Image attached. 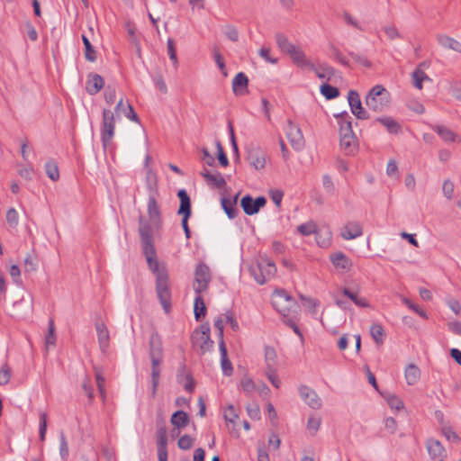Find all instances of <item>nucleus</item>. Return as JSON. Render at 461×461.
I'll use <instances>...</instances> for the list:
<instances>
[{"label": "nucleus", "instance_id": "f257e3e1", "mask_svg": "<svg viewBox=\"0 0 461 461\" xmlns=\"http://www.w3.org/2000/svg\"><path fill=\"white\" fill-rule=\"evenodd\" d=\"M158 195H149L147 212L149 220L142 215L139 218V234L143 254L149 269L156 276L157 296L167 313L171 307V289L169 275L165 265L157 260L156 249L153 243V229L159 230L162 226V215L157 200Z\"/></svg>", "mask_w": 461, "mask_h": 461}, {"label": "nucleus", "instance_id": "f03ea898", "mask_svg": "<svg viewBox=\"0 0 461 461\" xmlns=\"http://www.w3.org/2000/svg\"><path fill=\"white\" fill-rule=\"evenodd\" d=\"M389 104L390 94L382 85L373 86L366 96V106L376 113L383 112Z\"/></svg>", "mask_w": 461, "mask_h": 461}, {"label": "nucleus", "instance_id": "7ed1b4c3", "mask_svg": "<svg viewBox=\"0 0 461 461\" xmlns=\"http://www.w3.org/2000/svg\"><path fill=\"white\" fill-rule=\"evenodd\" d=\"M274 308L283 316L287 317L292 312H295L298 304L294 297L283 289L276 290L271 296Z\"/></svg>", "mask_w": 461, "mask_h": 461}, {"label": "nucleus", "instance_id": "20e7f679", "mask_svg": "<svg viewBox=\"0 0 461 461\" xmlns=\"http://www.w3.org/2000/svg\"><path fill=\"white\" fill-rule=\"evenodd\" d=\"M115 131V117L114 113L110 109L103 110L102 128H101V141L104 149H106L112 142Z\"/></svg>", "mask_w": 461, "mask_h": 461}, {"label": "nucleus", "instance_id": "39448f33", "mask_svg": "<svg viewBox=\"0 0 461 461\" xmlns=\"http://www.w3.org/2000/svg\"><path fill=\"white\" fill-rule=\"evenodd\" d=\"M177 196L180 200V206L177 213L183 215L181 220V225L184 230L185 238L188 240L191 237V231L188 226V219L191 216V200L185 189H180L177 193Z\"/></svg>", "mask_w": 461, "mask_h": 461}, {"label": "nucleus", "instance_id": "423d86ee", "mask_svg": "<svg viewBox=\"0 0 461 461\" xmlns=\"http://www.w3.org/2000/svg\"><path fill=\"white\" fill-rule=\"evenodd\" d=\"M192 341L194 346L199 348L202 354L212 348L214 342L211 339L210 326L208 323L202 324L200 329L194 332Z\"/></svg>", "mask_w": 461, "mask_h": 461}, {"label": "nucleus", "instance_id": "0eeeda50", "mask_svg": "<svg viewBox=\"0 0 461 461\" xmlns=\"http://www.w3.org/2000/svg\"><path fill=\"white\" fill-rule=\"evenodd\" d=\"M276 273V267L275 263L268 259H262L255 268L252 269V274L256 282L259 285H264L270 277L274 276Z\"/></svg>", "mask_w": 461, "mask_h": 461}, {"label": "nucleus", "instance_id": "6e6552de", "mask_svg": "<svg viewBox=\"0 0 461 461\" xmlns=\"http://www.w3.org/2000/svg\"><path fill=\"white\" fill-rule=\"evenodd\" d=\"M211 281L210 268L204 263H199L194 271V282L193 285L194 290L196 294H201L204 292Z\"/></svg>", "mask_w": 461, "mask_h": 461}, {"label": "nucleus", "instance_id": "1a4fd4ad", "mask_svg": "<svg viewBox=\"0 0 461 461\" xmlns=\"http://www.w3.org/2000/svg\"><path fill=\"white\" fill-rule=\"evenodd\" d=\"M285 134L294 149L299 151L304 148L305 140L302 130L291 120L287 121Z\"/></svg>", "mask_w": 461, "mask_h": 461}, {"label": "nucleus", "instance_id": "9d476101", "mask_svg": "<svg viewBox=\"0 0 461 461\" xmlns=\"http://www.w3.org/2000/svg\"><path fill=\"white\" fill-rule=\"evenodd\" d=\"M167 431L162 420L161 424L158 422V429L156 431V444L158 461H167Z\"/></svg>", "mask_w": 461, "mask_h": 461}, {"label": "nucleus", "instance_id": "9b49d317", "mask_svg": "<svg viewBox=\"0 0 461 461\" xmlns=\"http://www.w3.org/2000/svg\"><path fill=\"white\" fill-rule=\"evenodd\" d=\"M267 203V199L264 196H258L253 199L249 194L242 197L240 206L247 215H254L258 213L260 208L264 207Z\"/></svg>", "mask_w": 461, "mask_h": 461}, {"label": "nucleus", "instance_id": "f8f14e48", "mask_svg": "<svg viewBox=\"0 0 461 461\" xmlns=\"http://www.w3.org/2000/svg\"><path fill=\"white\" fill-rule=\"evenodd\" d=\"M348 101L352 113L360 120L369 118L368 113L362 107L359 95L355 90H349L348 93Z\"/></svg>", "mask_w": 461, "mask_h": 461}, {"label": "nucleus", "instance_id": "ddd939ff", "mask_svg": "<svg viewBox=\"0 0 461 461\" xmlns=\"http://www.w3.org/2000/svg\"><path fill=\"white\" fill-rule=\"evenodd\" d=\"M299 394L302 400L312 409L319 410L322 405V401L317 393L307 385L299 387Z\"/></svg>", "mask_w": 461, "mask_h": 461}, {"label": "nucleus", "instance_id": "4468645a", "mask_svg": "<svg viewBox=\"0 0 461 461\" xmlns=\"http://www.w3.org/2000/svg\"><path fill=\"white\" fill-rule=\"evenodd\" d=\"M149 357L151 364H161L163 358L162 341L158 333H152L149 338Z\"/></svg>", "mask_w": 461, "mask_h": 461}, {"label": "nucleus", "instance_id": "2eb2a0df", "mask_svg": "<svg viewBox=\"0 0 461 461\" xmlns=\"http://www.w3.org/2000/svg\"><path fill=\"white\" fill-rule=\"evenodd\" d=\"M426 446L428 453L433 460L443 461L447 457L446 450L439 440L429 438Z\"/></svg>", "mask_w": 461, "mask_h": 461}, {"label": "nucleus", "instance_id": "dca6fc26", "mask_svg": "<svg viewBox=\"0 0 461 461\" xmlns=\"http://www.w3.org/2000/svg\"><path fill=\"white\" fill-rule=\"evenodd\" d=\"M247 159L256 170L263 169L266 166V155L259 148H251L248 150Z\"/></svg>", "mask_w": 461, "mask_h": 461}, {"label": "nucleus", "instance_id": "f3484780", "mask_svg": "<svg viewBox=\"0 0 461 461\" xmlns=\"http://www.w3.org/2000/svg\"><path fill=\"white\" fill-rule=\"evenodd\" d=\"M334 116L337 119L338 124L339 126L340 137H347L350 135L356 136L352 130V118L347 112L334 114Z\"/></svg>", "mask_w": 461, "mask_h": 461}, {"label": "nucleus", "instance_id": "a211bd4d", "mask_svg": "<svg viewBox=\"0 0 461 461\" xmlns=\"http://www.w3.org/2000/svg\"><path fill=\"white\" fill-rule=\"evenodd\" d=\"M288 55L296 66L303 68L315 69V66L306 58L301 48L295 46Z\"/></svg>", "mask_w": 461, "mask_h": 461}, {"label": "nucleus", "instance_id": "6ab92c4d", "mask_svg": "<svg viewBox=\"0 0 461 461\" xmlns=\"http://www.w3.org/2000/svg\"><path fill=\"white\" fill-rule=\"evenodd\" d=\"M363 234L362 225L358 221H348L341 229L340 235L344 240H349Z\"/></svg>", "mask_w": 461, "mask_h": 461}, {"label": "nucleus", "instance_id": "aec40b11", "mask_svg": "<svg viewBox=\"0 0 461 461\" xmlns=\"http://www.w3.org/2000/svg\"><path fill=\"white\" fill-rule=\"evenodd\" d=\"M330 258L336 269L341 272H348L351 269L352 262L343 252L333 253Z\"/></svg>", "mask_w": 461, "mask_h": 461}, {"label": "nucleus", "instance_id": "412c9836", "mask_svg": "<svg viewBox=\"0 0 461 461\" xmlns=\"http://www.w3.org/2000/svg\"><path fill=\"white\" fill-rule=\"evenodd\" d=\"M95 330L97 332V339L100 349L105 353L109 348L110 335L106 325L103 321L95 323Z\"/></svg>", "mask_w": 461, "mask_h": 461}, {"label": "nucleus", "instance_id": "4be33fe9", "mask_svg": "<svg viewBox=\"0 0 461 461\" xmlns=\"http://www.w3.org/2000/svg\"><path fill=\"white\" fill-rule=\"evenodd\" d=\"M104 86V78L95 73H91L88 75L86 83V90L91 95H96Z\"/></svg>", "mask_w": 461, "mask_h": 461}, {"label": "nucleus", "instance_id": "5701e85b", "mask_svg": "<svg viewBox=\"0 0 461 461\" xmlns=\"http://www.w3.org/2000/svg\"><path fill=\"white\" fill-rule=\"evenodd\" d=\"M249 78L243 72L238 73L232 80V90L236 95L248 92Z\"/></svg>", "mask_w": 461, "mask_h": 461}, {"label": "nucleus", "instance_id": "b1692460", "mask_svg": "<svg viewBox=\"0 0 461 461\" xmlns=\"http://www.w3.org/2000/svg\"><path fill=\"white\" fill-rule=\"evenodd\" d=\"M339 146L346 155H353L357 149L358 141L356 136L340 137Z\"/></svg>", "mask_w": 461, "mask_h": 461}, {"label": "nucleus", "instance_id": "393cba45", "mask_svg": "<svg viewBox=\"0 0 461 461\" xmlns=\"http://www.w3.org/2000/svg\"><path fill=\"white\" fill-rule=\"evenodd\" d=\"M437 41L441 47L461 53V42L456 39L446 34H438Z\"/></svg>", "mask_w": 461, "mask_h": 461}, {"label": "nucleus", "instance_id": "a878e982", "mask_svg": "<svg viewBox=\"0 0 461 461\" xmlns=\"http://www.w3.org/2000/svg\"><path fill=\"white\" fill-rule=\"evenodd\" d=\"M219 349L221 353V364L222 372L225 375L229 376L232 374L233 368L227 356V348L224 340L219 341Z\"/></svg>", "mask_w": 461, "mask_h": 461}, {"label": "nucleus", "instance_id": "bb28decb", "mask_svg": "<svg viewBox=\"0 0 461 461\" xmlns=\"http://www.w3.org/2000/svg\"><path fill=\"white\" fill-rule=\"evenodd\" d=\"M170 422L175 428L181 429L188 425L189 416L184 411H176L172 414Z\"/></svg>", "mask_w": 461, "mask_h": 461}, {"label": "nucleus", "instance_id": "cd10ccee", "mask_svg": "<svg viewBox=\"0 0 461 461\" xmlns=\"http://www.w3.org/2000/svg\"><path fill=\"white\" fill-rule=\"evenodd\" d=\"M433 130L439 135V137L446 142L459 141L458 136L452 131L449 128L443 125H436Z\"/></svg>", "mask_w": 461, "mask_h": 461}, {"label": "nucleus", "instance_id": "c85d7f7f", "mask_svg": "<svg viewBox=\"0 0 461 461\" xmlns=\"http://www.w3.org/2000/svg\"><path fill=\"white\" fill-rule=\"evenodd\" d=\"M342 294L358 307L366 308L369 306L368 302L365 298L358 296L357 291L345 287L342 289Z\"/></svg>", "mask_w": 461, "mask_h": 461}, {"label": "nucleus", "instance_id": "c756f323", "mask_svg": "<svg viewBox=\"0 0 461 461\" xmlns=\"http://www.w3.org/2000/svg\"><path fill=\"white\" fill-rule=\"evenodd\" d=\"M238 195L239 194L235 195L233 201H230V200H229L227 198H222L221 199L222 209L224 210V212H226V214L228 215V217L230 219L236 218V216L239 213V210L235 207L236 203H237V199H238Z\"/></svg>", "mask_w": 461, "mask_h": 461}, {"label": "nucleus", "instance_id": "7c9ffc66", "mask_svg": "<svg viewBox=\"0 0 461 461\" xmlns=\"http://www.w3.org/2000/svg\"><path fill=\"white\" fill-rule=\"evenodd\" d=\"M420 376L419 367L413 364H410L405 369V379L410 385L415 384Z\"/></svg>", "mask_w": 461, "mask_h": 461}, {"label": "nucleus", "instance_id": "2f4dec72", "mask_svg": "<svg viewBox=\"0 0 461 461\" xmlns=\"http://www.w3.org/2000/svg\"><path fill=\"white\" fill-rule=\"evenodd\" d=\"M206 306L201 294H197L194 302V314L197 321L205 316Z\"/></svg>", "mask_w": 461, "mask_h": 461}, {"label": "nucleus", "instance_id": "473e14b6", "mask_svg": "<svg viewBox=\"0 0 461 461\" xmlns=\"http://www.w3.org/2000/svg\"><path fill=\"white\" fill-rule=\"evenodd\" d=\"M376 121L384 125L388 132L392 134H396L401 130L400 124L392 117H379Z\"/></svg>", "mask_w": 461, "mask_h": 461}, {"label": "nucleus", "instance_id": "72a5a7b5", "mask_svg": "<svg viewBox=\"0 0 461 461\" xmlns=\"http://www.w3.org/2000/svg\"><path fill=\"white\" fill-rule=\"evenodd\" d=\"M312 70L316 73L320 79L327 81H329L335 73L334 68L326 63L321 64L319 67H315V69Z\"/></svg>", "mask_w": 461, "mask_h": 461}, {"label": "nucleus", "instance_id": "f704fd0d", "mask_svg": "<svg viewBox=\"0 0 461 461\" xmlns=\"http://www.w3.org/2000/svg\"><path fill=\"white\" fill-rule=\"evenodd\" d=\"M146 185L149 190V195H158V179L156 174L149 169L146 175Z\"/></svg>", "mask_w": 461, "mask_h": 461}, {"label": "nucleus", "instance_id": "c9c22d12", "mask_svg": "<svg viewBox=\"0 0 461 461\" xmlns=\"http://www.w3.org/2000/svg\"><path fill=\"white\" fill-rule=\"evenodd\" d=\"M412 85L419 90L422 89V82L430 80L427 74L418 67L411 74Z\"/></svg>", "mask_w": 461, "mask_h": 461}, {"label": "nucleus", "instance_id": "e433bc0d", "mask_svg": "<svg viewBox=\"0 0 461 461\" xmlns=\"http://www.w3.org/2000/svg\"><path fill=\"white\" fill-rule=\"evenodd\" d=\"M276 43H277V46L279 47V49L284 53H286V54H288L292 50V49H294L295 47V45L291 43L288 41V39L286 38V36L281 32H277L276 34Z\"/></svg>", "mask_w": 461, "mask_h": 461}, {"label": "nucleus", "instance_id": "4c0bfd02", "mask_svg": "<svg viewBox=\"0 0 461 461\" xmlns=\"http://www.w3.org/2000/svg\"><path fill=\"white\" fill-rule=\"evenodd\" d=\"M205 180L208 185L217 188H222L226 185L225 179L217 171L211 172L209 176H206Z\"/></svg>", "mask_w": 461, "mask_h": 461}, {"label": "nucleus", "instance_id": "58836bf2", "mask_svg": "<svg viewBox=\"0 0 461 461\" xmlns=\"http://www.w3.org/2000/svg\"><path fill=\"white\" fill-rule=\"evenodd\" d=\"M82 41L85 46V57L86 59L90 62H95L97 59L96 51L92 46L89 39L86 35H82Z\"/></svg>", "mask_w": 461, "mask_h": 461}, {"label": "nucleus", "instance_id": "ea45409f", "mask_svg": "<svg viewBox=\"0 0 461 461\" xmlns=\"http://www.w3.org/2000/svg\"><path fill=\"white\" fill-rule=\"evenodd\" d=\"M159 365L160 364H157V365L151 364V383H152L151 396L153 398L156 396L157 389H158V386L159 384V377H160Z\"/></svg>", "mask_w": 461, "mask_h": 461}, {"label": "nucleus", "instance_id": "a19ab883", "mask_svg": "<svg viewBox=\"0 0 461 461\" xmlns=\"http://www.w3.org/2000/svg\"><path fill=\"white\" fill-rule=\"evenodd\" d=\"M297 231L303 236H309L315 234L316 238L319 236L317 232V225L313 221L303 223L297 227Z\"/></svg>", "mask_w": 461, "mask_h": 461}, {"label": "nucleus", "instance_id": "79ce46f5", "mask_svg": "<svg viewBox=\"0 0 461 461\" xmlns=\"http://www.w3.org/2000/svg\"><path fill=\"white\" fill-rule=\"evenodd\" d=\"M59 456L63 461H67L69 456L68 443L64 431H59Z\"/></svg>", "mask_w": 461, "mask_h": 461}, {"label": "nucleus", "instance_id": "37998d69", "mask_svg": "<svg viewBox=\"0 0 461 461\" xmlns=\"http://www.w3.org/2000/svg\"><path fill=\"white\" fill-rule=\"evenodd\" d=\"M45 171L47 176L51 179L52 181H58L59 179V171L58 165L53 160H49L45 164Z\"/></svg>", "mask_w": 461, "mask_h": 461}, {"label": "nucleus", "instance_id": "c03bdc74", "mask_svg": "<svg viewBox=\"0 0 461 461\" xmlns=\"http://www.w3.org/2000/svg\"><path fill=\"white\" fill-rule=\"evenodd\" d=\"M320 91L321 95H323L326 99L330 100L338 97L339 95V91L337 87L332 86L329 84H323L321 86Z\"/></svg>", "mask_w": 461, "mask_h": 461}, {"label": "nucleus", "instance_id": "a18cd8bd", "mask_svg": "<svg viewBox=\"0 0 461 461\" xmlns=\"http://www.w3.org/2000/svg\"><path fill=\"white\" fill-rule=\"evenodd\" d=\"M342 17H343L345 23L348 26H351L359 31L365 30L363 25L361 24V23L348 12L344 11L342 14Z\"/></svg>", "mask_w": 461, "mask_h": 461}, {"label": "nucleus", "instance_id": "49530a36", "mask_svg": "<svg viewBox=\"0 0 461 461\" xmlns=\"http://www.w3.org/2000/svg\"><path fill=\"white\" fill-rule=\"evenodd\" d=\"M48 326H49V330L45 336V345L47 348L56 345L55 326H54L53 319L49 320Z\"/></svg>", "mask_w": 461, "mask_h": 461}, {"label": "nucleus", "instance_id": "de8ad7c7", "mask_svg": "<svg viewBox=\"0 0 461 461\" xmlns=\"http://www.w3.org/2000/svg\"><path fill=\"white\" fill-rule=\"evenodd\" d=\"M265 359L267 363V368H275L276 366V353L274 348L272 347H266L265 348Z\"/></svg>", "mask_w": 461, "mask_h": 461}, {"label": "nucleus", "instance_id": "09e8293b", "mask_svg": "<svg viewBox=\"0 0 461 461\" xmlns=\"http://www.w3.org/2000/svg\"><path fill=\"white\" fill-rule=\"evenodd\" d=\"M370 333H371V336H372L373 339L377 344H382L383 343L384 332V329H383L382 325H380V324H373L371 326V328H370Z\"/></svg>", "mask_w": 461, "mask_h": 461}, {"label": "nucleus", "instance_id": "8fccbe9b", "mask_svg": "<svg viewBox=\"0 0 461 461\" xmlns=\"http://www.w3.org/2000/svg\"><path fill=\"white\" fill-rule=\"evenodd\" d=\"M385 400H386L388 405L392 409L399 411V410H402L403 408V402L402 401V399L400 397H398L395 394L388 393L385 396Z\"/></svg>", "mask_w": 461, "mask_h": 461}, {"label": "nucleus", "instance_id": "3c124183", "mask_svg": "<svg viewBox=\"0 0 461 461\" xmlns=\"http://www.w3.org/2000/svg\"><path fill=\"white\" fill-rule=\"evenodd\" d=\"M167 54L169 56L170 60L176 67L178 64V60H177L176 50V47H175V41L173 39H171V38L167 39Z\"/></svg>", "mask_w": 461, "mask_h": 461}, {"label": "nucleus", "instance_id": "603ef678", "mask_svg": "<svg viewBox=\"0 0 461 461\" xmlns=\"http://www.w3.org/2000/svg\"><path fill=\"white\" fill-rule=\"evenodd\" d=\"M224 35L231 41L236 42L239 40V32L233 25L228 24L222 28Z\"/></svg>", "mask_w": 461, "mask_h": 461}, {"label": "nucleus", "instance_id": "864d4df0", "mask_svg": "<svg viewBox=\"0 0 461 461\" xmlns=\"http://www.w3.org/2000/svg\"><path fill=\"white\" fill-rule=\"evenodd\" d=\"M6 221L8 225L14 229L19 223L18 212L14 208H10L6 212Z\"/></svg>", "mask_w": 461, "mask_h": 461}, {"label": "nucleus", "instance_id": "5fc2aeb1", "mask_svg": "<svg viewBox=\"0 0 461 461\" xmlns=\"http://www.w3.org/2000/svg\"><path fill=\"white\" fill-rule=\"evenodd\" d=\"M194 445V438L189 435H183L177 441V446L180 449L188 450Z\"/></svg>", "mask_w": 461, "mask_h": 461}, {"label": "nucleus", "instance_id": "6e6d98bb", "mask_svg": "<svg viewBox=\"0 0 461 461\" xmlns=\"http://www.w3.org/2000/svg\"><path fill=\"white\" fill-rule=\"evenodd\" d=\"M11 378V368L8 364H4L0 369V385H5Z\"/></svg>", "mask_w": 461, "mask_h": 461}, {"label": "nucleus", "instance_id": "4d7b16f0", "mask_svg": "<svg viewBox=\"0 0 461 461\" xmlns=\"http://www.w3.org/2000/svg\"><path fill=\"white\" fill-rule=\"evenodd\" d=\"M47 432V414L46 412L40 413V425H39V435L41 441L45 440Z\"/></svg>", "mask_w": 461, "mask_h": 461}, {"label": "nucleus", "instance_id": "13d9d810", "mask_svg": "<svg viewBox=\"0 0 461 461\" xmlns=\"http://www.w3.org/2000/svg\"><path fill=\"white\" fill-rule=\"evenodd\" d=\"M402 302L407 307H409L414 312L419 314L420 317H422L423 319H428L427 312L421 308H420L417 304H414L410 299L403 297Z\"/></svg>", "mask_w": 461, "mask_h": 461}, {"label": "nucleus", "instance_id": "bf43d9fd", "mask_svg": "<svg viewBox=\"0 0 461 461\" xmlns=\"http://www.w3.org/2000/svg\"><path fill=\"white\" fill-rule=\"evenodd\" d=\"M240 386L247 394L251 393L255 389V384L253 380L248 376H245L240 380Z\"/></svg>", "mask_w": 461, "mask_h": 461}, {"label": "nucleus", "instance_id": "052dcab7", "mask_svg": "<svg viewBox=\"0 0 461 461\" xmlns=\"http://www.w3.org/2000/svg\"><path fill=\"white\" fill-rule=\"evenodd\" d=\"M321 426V419L312 415L309 417L307 421V429L312 431L313 434L318 431Z\"/></svg>", "mask_w": 461, "mask_h": 461}, {"label": "nucleus", "instance_id": "680f3d73", "mask_svg": "<svg viewBox=\"0 0 461 461\" xmlns=\"http://www.w3.org/2000/svg\"><path fill=\"white\" fill-rule=\"evenodd\" d=\"M300 298L303 302H304V305L309 309V311L312 313H316L317 308L319 306V302L313 298H308L303 295H300Z\"/></svg>", "mask_w": 461, "mask_h": 461}, {"label": "nucleus", "instance_id": "e2e57ef3", "mask_svg": "<svg viewBox=\"0 0 461 461\" xmlns=\"http://www.w3.org/2000/svg\"><path fill=\"white\" fill-rule=\"evenodd\" d=\"M442 191L447 199H452L454 194V184L449 179L445 180L442 185Z\"/></svg>", "mask_w": 461, "mask_h": 461}, {"label": "nucleus", "instance_id": "0e129e2a", "mask_svg": "<svg viewBox=\"0 0 461 461\" xmlns=\"http://www.w3.org/2000/svg\"><path fill=\"white\" fill-rule=\"evenodd\" d=\"M38 267V262L35 258H32L31 255H27L24 259V269L26 272H33L36 271Z\"/></svg>", "mask_w": 461, "mask_h": 461}, {"label": "nucleus", "instance_id": "69168bd1", "mask_svg": "<svg viewBox=\"0 0 461 461\" xmlns=\"http://www.w3.org/2000/svg\"><path fill=\"white\" fill-rule=\"evenodd\" d=\"M239 415L236 413L233 405L228 406L224 411V419L227 422L235 423Z\"/></svg>", "mask_w": 461, "mask_h": 461}, {"label": "nucleus", "instance_id": "338daca9", "mask_svg": "<svg viewBox=\"0 0 461 461\" xmlns=\"http://www.w3.org/2000/svg\"><path fill=\"white\" fill-rule=\"evenodd\" d=\"M442 433L448 441L459 442L460 440L459 436L450 427H443Z\"/></svg>", "mask_w": 461, "mask_h": 461}, {"label": "nucleus", "instance_id": "774afa93", "mask_svg": "<svg viewBox=\"0 0 461 461\" xmlns=\"http://www.w3.org/2000/svg\"><path fill=\"white\" fill-rule=\"evenodd\" d=\"M267 376L270 383L275 386L276 388H279L281 384V381L279 380L277 375L276 374L275 368H267L266 371Z\"/></svg>", "mask_w": 461, "mask_h": 461}]
</instances>
